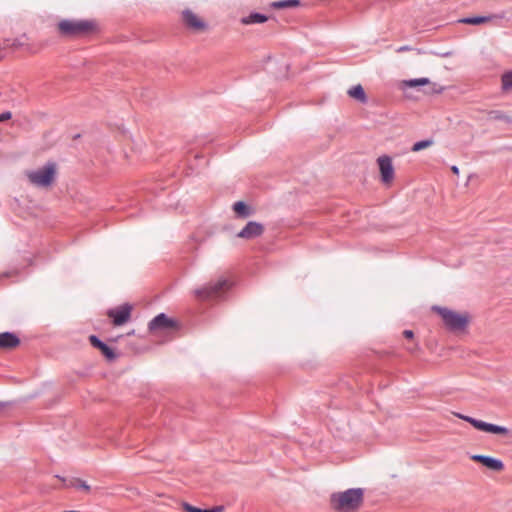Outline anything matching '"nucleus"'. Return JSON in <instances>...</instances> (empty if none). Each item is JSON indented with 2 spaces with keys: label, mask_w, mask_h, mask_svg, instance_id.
<instances>
[{
  "label": "nucleus",
  "mask_w": 512,
  "mask_h": 512,
  "mask_svg": "<svg viewBox=\"0 0 512 512\" xmlns=\"http://www.w3.org/2000/svg\"><path fill=\"white\" fill-rule=\"evenodd\" d=\"M363 496V489L350 488L344 492L333 493L330 498V503L336 511L354 512L361 506Z\"/></svg>",
  "instance_id": "f257e3e1"
},
{
  "label": "nucleus",
  "mask_w": 512,
  "mask_h": 512,
  "mask_svg": "<svg viewBox=\"0 0 512 512\" xmlns=\"http://www.w3.org/2000/svg\"><path fill=\"white\" fill-rule=\"evenodd\" d=\"M57 29L63 37H82L94 33L97 30V23L94 20L65 19L58 23Z\"/></svg>",
  "instance_id": "f03ea898"
},
{
  "label": "nucleus",
  "mask_w": 512,
  "mask_h": 512,
  "mask_svg": "<svg viewBox=\"0 0 512 512\" xmlns=\"http://www.w3.org/2000/svg\"><path fill=\"white\" fill-rule=\"evenodd\" d=\"M231 283L225 279L220 278L215 282H210L202 287L194 290V295L198 300H221L226 292L230 289Z\"/></svg>",
  "instance_id": "7ed1b4c3"
},
{
  "label": "nucleus",
  "mask_w": 512,
  "mask_h": 512,
  "mask_svg": "<svg viewBox=\"0 0 512 512\" xmlns=\"http://www.w3.org/2000/svg\"><path fill=\"white\" fill-rule=\"evenodd\" d=\"M433 309L441 316L443 323L448 330L459 332L466 329L469 322L467 315L457 313L446 307L435 306Z\"/></svg>",
  "instance_id": "20e7f679"
},
{
  "label": "nucleus",
  "mask_w": 512,
  "mask_h": 512,
  "mask_svg": "<svg viewBox=\"0 0 512 512\" xmlns=\"http://www.w3.org/2000/svg\"><path fill=\"white\" fill-rule=\"evenodd\" d=\"M57 165L55 162H47L44 166L28 173L29 181L38 187L50 186L56 176Z\"/></svg>",
  "instance_id": "39448f33"
},
{
  "label": "nucleus",
  "mask_w": 512,
  "mask_h": 512,
  "mask_svg": "<svg viewBox=\"0 0 512 512\" xmlns=\"http://www.w3.org/2000/svg\"><path fill=\"white\" fill-rule=\"evenodd\" d=\"M455 416L458 417L459 419H462V420L470 423L475 429L483 431V432L497 434V435H503V436H507L510 433L509 429L504 426H500V425L488 423V422H485L482 420H478L473 417L463 415L461 413H455Z\"/></svg>",
  "instance_id": "423d86ee"
},
{
  "label": "nucleus",
  "mask_w": 512,
  "mask_h": 512,
  "mask_svg": "<svg viewBox=\"0 0 512 512\" xmlns=\"http://www.w3.org/2000/svg\"><path fill=\"white\" fill-rule=\"evenodd\" d=\"M148 328L151 332H166L175 330L177 328V323L166 316L164 313H160L155 316L148 324Z\"/></svg>",
  "instance_id": "0eeeda50"
},
{
  "label": "nucleus",
  "mask_w": 512,
  "mask_h": 512,
  "mask_svg": "<svg viewBox=\"0 0 512 512\" xmlns=\"http://www.w3.org/2000/svg\"><path fill=\"white\" fill-rule=\"evenodd\" d=\"M131 310V305L123 304L117 308L110 309L107 315L112 319V322L115 326H121L130 319Z\"/></svg>",
  "instance_id": "6e6552de"
},
{
  "label": "nucleus",
  "mask_w": 512,
  "mask_h": 512,
  "mask_svg": "<svg viewBox=\"0 0 512 512\" xmlns=\"http://www.w3.org/2000/svg\"><path fill=\"white\" fill-rule=\"evenodd\" d=\"M381 181L385 184L390 183L394 178V167L392 159L388 155H382L377 159Z\"/></svg>",
  "instance_id": "1a4fd4ad"
},
{
  "label": "nucleus",
  "mask_w": 512,
  "mask_h": 512,
  "mask_svg": "<svg viewBox=\"0 0 512 512\" xmlns=\"http://www.w3.org/2000/svg\"><path fill=\"white\" fill-rule=\"evenodd\" d=\"M265 231L264 226L256 221H249L242 230L237 233V237L252 240L260 237Z\"/></svg>",
  "instance_id": "9d476101"
},
{
  "label": "nucleus",
  "mask_w": 512,
  "mask_h": 512,
  "mask_svg": "<svg viewBox=\"0 0 512 512\" xmlns=\"http://www.w3.org/2000/svg\"><path fill=\"white\" fill-rule=\"evenodd\" d=\"M182 20L188 28L194 31H202L206 28L205 22L189 9L182 12Z\"/></svg>",
  "instance_id": "9b49d317"
},
{
  "label": "nucleus",
  "mask_w": 512,
  "mask_h": 512,
  "mask_svg": "<svg viewBox=\"0 0 512 512\" xmlns=\"http://www.w3.org/2000/svg\"><path fill=\"white\" fill-rule=\"evenodd\" d=\"M471 459L496 472H500L504 469V463L500 459L491 456L477 454L473 455Z\"/></svg>",
  "instance_id": "f8f14e48"
},
{
  "label": "nucleus",
  "mask_w": 512,
  "mask_h": 512,
  "mask_svg": "<svg viewBox=\"0 0 512 512\" xmlns=\"http://www.w3.org/2000/svg\"><path fill=\"white\" fill-rule=\"evenodd\" d=\"M89 341L94 348H97L101 351V353L108 359L109 361H113L116 359L117 355L114 350L104 343L101 339H99L96 335H91L89 337Z\"/></svg>",
  "instance_id": "ddd939ff"
},
{
  "label": "nucleus",
  "mask_w": 512,
  "mask_h": 512,
  "mask_svg": "<svg viewBox=\"0 0 512 512\" xmlns=\"http://www.w3.org/2000/svg\"><path fill=\"white\" fill-rule=\"evenodd\" d=\"M20 344L19 337L12 332L0 333V348L12 349Z\"/></svg>",
  "instance_id": "4468645a"
},
{
  "label": "nucleus",
  "mask_w": 512,
  "mask_h": 512,
  "mask_svg": "<svg viewBox=\"0 0 512 512\" xmlns=\"http://www.w3.org/2000/svg\"><path fill=\"white\" fill-rule=\"evenodd\" d=\"M21 45H23V42L20 40L4 39L3 43H0V61L6 58L12 47Z\"/></svg>",
  "instance_id": "2eb2a0df"
},
{
  "label": "nucleus",
  "mask_w": 512,
  "mask_h": 512,
  "mask_svg": "<svg viewBox=\"0 0 512 512\" xmlns=\"http://www.w3.org/2000/svg\"><path fill=\"white\" fill-rule=\"evenodd\" d=\"M233 210L240 218H247L252 215V209L243 201L234 203Z\"/></svg>",
  "instance_id": "dca6fc26"
},
{
  "label": "nucleus",
  "mask_w": 512,
  "mask_h": 512,
  "mask_svg": "<svg viewBox=\"0 0 512 512\" xmlns=\"http://www.w3.org/2000/svg\"><path fill=\"white\" fill-rule=\"evenodd\" d=\"M348 95L361 103L367 102V96L365 94L363 87L360 84L350 88L348 90Z\"/></svg>",
  "instance_id": "f3484780"
},
{
  "label": "nucleus",
  "mask_w": 512,
  "mask_h": 512,
  "mask_svg": "<svg viewBox=\"0 0 512 512\" xmlns=\"http://www.w3.org/2000/svg\"><path fill=\"white\" fill-rule=\"evenodd\" d=\"M183 509L186 512H223V507L222 506H215V507H213L211 509H202V508H198V507L192 506L189 503H184L183 504Z\"/></svg>",
  "instance_id": "a211bd4d"
},
{
  "label": "nucleus",
  "mask_w": 512,
  "mask_h": 512,
  "mask_svg": "<svg viewBox=\"0 0 512 512\" xmlns=\"http://www.w3.org/2000/svg\"><path fill=\"white\" fill-rule=\"evenodd\" d=\"M267 21V17L260 13H251L249 16L242 19L243 24H256Z\"/></svg>",
  "instance_id": "6ab92c4d"
},
{
  "label": "nucleus",
  "mask_w": 512,
  "mask_h": 512,
  "mask_svg": "<svg viewBox=\"0 0 512 512\" xmlns=\"http://www.w3.org/2000/svg\"><path fill=\"white\" fill-rule=\"evenodd\" d=\"M61 480L68 487H75V488L83 489L85 491H90V486L85 481H83L81 479L72 478L71 480H69L68 483H66V480L64 478H61Z\"/></svg>",
  "instance_id": "aec40b11"
},
{
  "label": "nucleus",
  "mask_w": 512,
  "mask_h": 512,
  "mask_svg": "<svg viewBox=\"0 0 512 512\" xmlns=\"http://www.w3.org/2000/svg\"><path fill=\"white\" fill-rule=\"evenodd\" d=\"M429 83L428 78H415L410 80H404L401 84L402 88L406 87H417V86H423Z\"/></svg>",
  "instance_id": "412c9836"
},
{
  "label": "nucleus",
  "mask_w": 512,
  "mask_h": 512,
  "mask_svg": "<svg viewBox=\"0 0 512 512\" xmlns=\"http://www.w3.org/2000/svg\"><path fill=\"white\" fill-rule=\"evenodd\" d=\"M300 5L299 0H282L272 3V7L276 9L293 8Z\"/></svg>",
  "instance_id": "4be33fe9"
},
{
  "label": "nucleus",
  "mask_w": 512,
  "mask_h": 512,
  "mask_svg": "<svg viewBox=\"0 0 512 512\" xmlns=\"http://www.w3.org/2000/svg\"><path fill=\"white\" fill-rule=\"evenodd\" d=\"M434 141L432 139H425L418 142H415L411 148V151L413 152H419L423 149H426L430 146H432Z\"/></svg>",
  "instance_id": "5701e85b"
},
{
  "label": "nucleus",
  "mask_w": 512,
  "mask_h": 512,
  "mask_svg": "<svg viewBox=\"0 0 512 512\" xmlns=\"http://www.w3.org/2000/svg\"><path fill=\"white\" fill-rule=\"evenodd\" d=\"M502 89L504 91L512 89V70L502 75Z\"/></svg>",
  "instance_id": "b1692460"
},
{
  "label": "nucleus",
  "mask_w": 512,
  "mask_h": 512,
  "mask_svg": "<svg viewBox=\"0 0 512 512\" xmlns=\"http://www.w3.org/2000/svg\"><path fill=\"white\" fill-rule=\"evenodd\" d=\"M485 21H487L486 17H471V18H465V19L461 20V22H463V23L472 24V25L481 24V23H484Z\"/></svg>",
  "instance_id": "393cba45"
},
{
  "label": "nucleus",
  "mask_w": 512,
  "mask_h": 512,
  "mask_svg": "<svg viewBox=\"0 0 512 512\" xmlns=\"http://www.w3.org/2000/svg\"><path fill=\"white\" fill-rule=\"evenodd\" d=\"M12 118V113L10 111H5L0 114V122L7 121Z\"/></svg>",
  "instance_id": "a878e982"
},
{
  "label": "nucleus",
  "mask_w": 512,
  "mask_h": 512,
  "mask_svg": "<svg viewBox=\"0 0 512 512\" xmlns=\"http://www.w3.org/2000/svg\"><path fill=\"white\" fill-rule=\"evenodd\" d=\"M403 336L407 339H412L414 337V333L412 330H404Z\"/></svg>",
  "instance_id": "bb28decb"
},
{
  "label": "nucleus",
  "mask_w": 512,
  "mask_h": 512,
  "mask_svg": "<svg viewBox=\"0 0 512 512\" xmlns=\"http://www.w3.org/2000/svg\"><path fill=\"white\" fill-rule=\"evenodd\" d=\"M491 114H493L495 119H503L504 115L500 111H492Z\"/></svg>",
  "instance_id": "cd10ccee"
},
{
  "label": "nucleus",
  "mask_w": 512,
  "mask_h": 512,
  "mask_svg": "<svg viewBox=\"0 0 512 512\" xmlns=\"http://www.w3.org/2000/svg\"><path fill=\"white\" fill-rule=\"evenodd\" d=\"M451 171L454 173V174H459V168L457 166H452L451 167Z\"/></svg>",
  "instance_id": "c85d7f7f"
}]
</instances>
